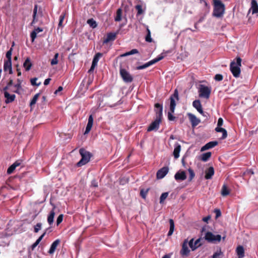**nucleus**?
<instances>
[{"label": "nucleus", "instance_id": "nucleus-1", "mask_svg": "<svg viewBox=\"0 0 258 258\" xmlns=\"http://www.w3.org/2000/svg\"><path fill=\"white\" fill-rule=\"evenodd\" d=\"M156 106L159 108V112L157 113V116L156 117L155 120L153 121L147 128V132H151L152 131H157L159 127L160 123L161 122L162 117V105L159 103H156Z\"/></svg>", "mask_w": 258, "mask_h": 258}, {"label": "nucleus", "instance_id": "nucleus-2", "mask_svg": "<svg viewBox=\"0 0 258 258\" xmlns=\"http://www.w3.org/2000/svg\"><path fill=\"white\" fill-rule=\"evenodd\" d=\"M213 2V16L216 18H221L223 16L225 11V5L220 0Z\"/></svg>", "mask_w": 258, "mask_h": 258}, {"label": "nucleus", "instance_id": "nucleus-3", "mask_svg": "<svg viewBox=\"0 0 258 258\" xmlns=\"http://www.w3.org/2000/svg\"><path fill=\"white\" fill-rule=\"evenodd\" d=\"M236 62L234 61L231 62L230 69L233 76L235 78H238L239 77L241 72L240 67L241 66L242 60L239 56L236 57Z\"/></svg>", "mask_w": 258, "mask_h": 258}, {"label": "nucleus", "instance_id": "nucleus-4", "mask_svg": "<svg viewBox=\"0 0 258 258\" xmlns=\"http://www.w3.org/2000/svg\"><path fill=\"white\" fill-rule=\"evenodd\" d=\"M79 153L82 158L77 163V166L81 167L90 161V158L92 156V154L84 148H81L79 150Z\"/></svg>", "mask_w": 258, "mask_h": 258}, {"label": "nucleus", "instance_id": "nucleus-5", "mask_svg": "<svg viewBox=\"0 0 258 258\" xmlns=\"http://www.w3.org/2000/svg\"><path fill=\"white\" fill-rule=\"evenodd\" d=\"M204 238L209 243H216L221 240V236L219 234L215 235L210 231L206 233Z\"/></svg>", "mask_w": 258, "mask_h": 258}, {"label": "nucleus", "instance_id": "nucleus-6", "mask_svg": "<svg viewBox=\"0 0 258 258\" xmlns=\"http://www.w3.org/2000/svg\"><path fill=\"white\" fill-rule=\"evenodd\" d=\"M199 96L201 98L209 99L211 93L210 87L206 86L204 85H200L199 88Z\"/></svg>", "mask_w": 258, "mask_h": 258}, {"label": "nucleus", "instance_id": "nucleus-7", "mask_svg": "<svg viewBox=\"0 0 258 258\" xmlns=\"http://www.w3.org/2000/svg\"><path fill=\"white\" fill-rule=\"evenodd\" d=\"M165 56H166L165 53H162L160 55L158 56V57H157L156 58L149 61V62L145 63L144 64L137 67V70H143V69H146V68L149 67V66L162 60L165 57Z\"/></svg>", "mask_w": 258, "mask_h": 258}, {"label": "nucleus", "instance_id": "nucleus-8", "mask_svg": "<svg viewBox=\"0 0 258 258\" xmlns=\"http://www.w3.org/2000/svg\"><path fill=\"white\" fill-rule=\"evenodd\" d=\"M120 75L123 81L125 83H131L133 81V77L125 69L120 68Z\"/></svg>", "mask_w": 258, "mask_h": 258}, {"label": "nucleus", "instance_id": "nucleus-9", "mask_svg": "<svg viewBox=\"0 0 258 258\" xmlns=\"http://www.w3.org/2000/svg\"><path fill=\"white\" fill-rule=\"evenodd\" d=\"M102 53L100 52H98L95 55L92 60L91 67L89 70V72H91L94 70L95 68L97 65L99 59L102 56Z\"/></svg>", "mask_w": 258, "mask_h": 258}, {"label": "nucleus", "instance_id": "nucleus-10", "mask_svg": "<svg viewBox=\"0 0 258 258\" xmlns=\"http://www.w3.org/2000/svg\"><path fill=\"white\" fill-rule=\"evenodd\" d=\"M189 251L190 250L188 247L187 240L185 239L182 243V248L180 251V253L182 256H187Z\"/></svg>", "mask_w": 258, "mask_h": 258}, {"label": "nucleus", "instance_id": "nucleus-11", "mask_svg": "<svg viewBox=\"0 0 258 258\" xmlns=\"http://www.w3.org/2000/svg\"><path fill=\"white\" fill-rule=\"evenodd\" d=\"M169 169L167 167H163L159 169L157 173L156 177L157 179L163 178L168 172Z\"/></svg>", "mask_w": 258, "mask_h": 258}, {"label": "nucleus", "instance_id": "nucleus-12", "mask_svg": "<svg viewBox=\"0 0 258 258\" xmlns=\"http://www.w3.org/2000/svg\"><path fill=\"white\" fill-rule=\"evenodd\" d=\"M192 105L201 114L205 116V113L203 110L202 106L200 100H196L192 102Z\"/></svg>", "mask_w": 258, "mask_h": 258}, {"label": "nucleus", "instance_id": "nucleus-13", "mask_svg": "<svg viewBox=\"0 0 258 258\" xmlns=\"http://www.w3.org/2000/svg\"><path fill=\"white\" fill-rule=\"evenodd\" d=\"M117 33H108L107 34L106 37L103 40V43L107 44L110 41H114L116 38Z\"/></svg>", "mask_w": 258, "mask_h": 258}, {"label": "nucleus", "instance_id": "nucleus-14", "mask_svg": "<svg viewBox=\"0 0 258 258\" xmlns=\"http://www.w3.org/2000/svg\"><path fill=\"white\" fill-rule=\"evenodd\" d=\"M188 116L192 127H195L200 122V120L198 119L195 115L191 113H188Z\"/></svg>", "mask_w": 258, "mask_h": 258}, {"label": "nucleus", "instance_id": "nucleus-15", "mask_svg": "<svg viewBox=\"0 0 258 258\" xmlns=\"http://www.w3.org/2000/svg\"><path fill=\"white\" fill-rule=\"evenodd\" d=\"M4 96L6 98L5 103L6 104L13 102L16 98L15 94H10L8 92H4Z\"/></svg>", "mask_w": 258, "mask_h": 258}, {"label": "nucleus", "instance_id": "nucleus-16", "mask_svg": "<svg viewBox=\"0 0 258 258\" xmlns=\"http://www.w3.org/2000/svg\"><path fill=\"white\" fill-rule=\"evenodd\" d=\"M4 70L5 72L8 70L10 74H13L12 60H5L4 64Z\"/></svg>", "mask_w": 258, "mask_h": 258}, {"label": "nucleus", "instance_id": "nucleus-17", "mask_svg": "<svg viewBox=\"0 0 258 258\" xmlns=\"http://www.w3.org/2000/svg\"><path fill=\"white\" fill-rule=\"evenodd\" d=\"M93 124V117L92 115H90L84 134H88L91 131Z\"/></svg>", "mask_w": 258, "mask_h": 258}, {"label": "nucleus", "instance_id": "nucleus-18", "mask_svg": "<svg viewBox=\"0 0 258 258\" xmlns=\"http://www.w3.org/2000/svg\"><path fill=\"white\" fill-rule=\"evenodd\" d=\"M60 240L59 239H56L54 241L50 246V248L48 250V253L49 254H53L55 251L57 246L60 244Z\"/></svg>", "mask_w": 258, "mask_h": 258}, {"label": "nucleus", "instance_id": "nucleus-19", "mask_svg": "<svg viewBox=\"0 0 258 258\" xmlns=\"http://www.w3.org/2000/svg\"><path fill=\"white\" fill-rule=\"evenodd\" d=\"M218 144V142L217 141H212L207 143L205 145H204L202 148L201 151H203L205 150H207L212 148Z\"/></svg>", "mask_w": 258, "mask_h": 258}, {"label": "nucleus", "instance_id": "nucleus-20", "mask_svg": "<svg viewBox=\"0 0 258 258\" xmlns=\"http://www.w3.org/2000/svg\"><path fill=\"white\" fill-rule=\"evenodd\" d=\"M174 178L176 180H184L186 178L185 172L182 171L177 172L174 175Z\"/></svg>", "mask_w": 258, "mask_h": 258}, {"label": "nucleus", "instance_id": "nucleus-21", "mask_svg": "<svg viewBox=\"0 0 258 258\" xmlns=\"http://www.w3.org/2000/svg\"><path fill=\"white\" fill-rule=\"evenodd\" d=\"M205 178L206 179H211L214 174V169L213 167H210L205 171Z\"/></svg>", "mask_w": 258, "mask_h": 258}, {"label": "nucleus", "instance_id": "nucleus-22", "mask_svg": "<svg viewBox=\"0 0 258 258\" xmlns=\"http://www.w3.org/2000/svg\"><path fill=\"white\" fill-rule=\"evenodd\" d=\"M21 164V162L19 160H17L12 165H11L7 170V173L8 174H12L16 168Z\"/></svg>", "mask_w": 258, "mask_h": 258}, {"label": "nucleus", "instance_id": "nucleus-23", "mask_svg": "<svg viewBox=\"0 0 258 258\" xmlns=\"http://www.w3.org/2000/svg\"><path fill=\"white\" fill-rule=\"evenodd\" d=\"M181 150V146L179 144H176L173 151V156L175 159H177L179 157V153Z\"/></svg>", "mask_w": 258, "mask_h": 258}, {"label": "nucleus", "instance_id": "nucleus-24", "mask_svg": "<svg viewBox=\"0 0 258 258\" xmlns=\"http://www.w3.org/2000/svg\"><path fill=\"white\" fill-rule=\"evenodd\" d=\"M251 9L252 14H256L258 13V4L256 0H251Z\"/></svg>", "mask_w": 258, "mask_h": 258}, {"label": "nucleus", "instance_id": "nucleus-25", "mask_svg": "<svg viewBox=\"0 0 258 258\" xmlns=\"http://www.w3.org/2000/svg\"><path fill=\"white\" fill-rule=\"evenodd\" d=\"M48 229V228H47L45 229L44 233L36 240V241L32 245V249H34L40 243V242L41 241L42 238L44 237V236L46 234L47 231Z\"/></svg>", "mask_w": 258, "mask_h": 258}, {"label": "nucleus", "instance_id": "nucleus-26", "mask_svg": "<svg viewBox=\"0 0 258 258\" xmlns=\"http://www.w3.org/2000/svg\"><path fill=\"white\" fill-rule=\"evenodd\" d=\"M215 131L218 133H222V136L221 138V139L223 140L227 138V132L225 128H222L221 127H216L215 128Z\"/></svg>", "mask_w": 258, "mask_h": 258}, {"label": "nucleus", "instance_id": "nucleus-27", "mask_svg": "<svg viewBox=\"0 0 258 258\" xmlns=\"http://www.w3.org/2000/svg\"><path fill=\"white\" fill-rule=\"evenodd\" d=\"M23 67L25 68L26 71H28L30 70L32 67V63L30 58L27 57L23 63Z\"/></svg>", "mask_w": 258, "mask_h": 258}, {"label": "nucleus", "instance_id": "nucleus-28", "mask_svg": "<svg viewBox=\"0 0 258 258\" xmlns=\"http://www.w3.org/2000/svg\"><path fill=\"white\" fill-rule=\"evenodd\" d=\"M54 216L55 212L54 209H53L50 211L47 217V222L50 225H51L53 223Z\"/></svg>", "mask_w": 258, "mask_h": 258}, {"label": "nucleus", "instance_id": "nucleus-29", "mask_svg": "<svg viewBox=\"0 0 258 258\" xmlns=\"http://www.w3.org/2000/svg\"><path fill=\"white\" fill-rule=\"evenodd\" d=\"M236 252L239 258H242L244 256V250L242 246L239 245L236 248Z\"/></svg>", "mask_w": 258, "mask_h": 258}, {"label": "nucleus", "instance_id": "nucleus-30", "mask_svg": "<svg viewBox=\"0 0 258 258\" xmlns=\"http://www.w3.org/2000/svg\"><path fill=\"white\" fill-rule=\"evenodd\" d=\"M230 190L226 184H224L221 189V195L223 197H226L229 195Z\"/></svg>", "mask_w": 258, "mask_h": 258}, {"label": "nucleus", "instance_id": "nucleus-31", "mask_svg": "<svg viewBox=\"0 0 258 258\" xmlns=\"http://www.w3.org/2000/svg\"><path fill=\"white\" fill-rule=\"evenodd\" d=\"M139 53V51L138 50V49H133L132 50H131V51H128V52H126L123 54H120L119 56V57H125V56H128L130 55H132V54H136V53Z\"/></svg>", "mask_w": 258, "mask_h": 258}, {"label": "nucleus", "instance_id": "nucleus-32", "mask_svg": "<svg viewBox=\"0 0 258 258\" xmlns=\"http://www.w3.org/2000/svg\"><path fill=\"white\" fill-rule=\"evenodd\" d=\"M169 224H170V229L168 233V236H171L174 231V223L173 219H169Z\"/></svg>", "mask_w": 258, "mask_h": 258}, {"label": "nucleus", "instance_id": "nucleus-33", "mask_svg": "<svg viewBox=\"0 0 258 258\" xmlns=\"http://www.w3.org/2000/svg\"><path fill=\"white\" fill-rule=\"evenodd\" d=\"M211 152H208L203 154L201 157V160L204 162L207 161L211 156Z\"/></svg>", "mask_w": 258, "mask_h": 258}, {"label": "nucleus", "instance_id": "nucleus-34", "mask_svg": "<svg viewBox=\"0 0 258 258\" xmlns=\"http://www.w3.org/2000/svg\"><path fill=\"white\" fill-rule=\"evenodd\" d=\"M170 111L172 112H174L176 106L175 99L173 98V97H170Z\"/></svg>", "mask_w": 258, "mask_h": 258}, {"label": "nucleus", "instance_id": "nucleus-35", "mask_svg": "<svg viewBox=\"0 0 258 258\" xmlns=\"http://www.w3.org/2000/svg\"><path fill=\"white\" fill-rule=\"evenodd\" d=\"M39 95H40L39 93H37L34 96V97H33V98L32 99V100L30 101V106L31 108H32L36 104V103L39 97Z\"/></svg>", "mask_w": 258, "mask_h": 258}, {"label": "nucleus", "instance_id": "nucleus-36", "mask_svg": "<svg viewBox=\"0 0 258 258\" xmlns=\"http://www.w3.org/2000/svg\"><path fill=\"white\" fill-rule=\"evenodd\" d=\"M87 23L92 28H95L97 26L96 22L93 18L88 19Z\"/></svg>", "mask_w": 258, "mask_h": 258}, {"label": "nucleus", "instance_id": "nucleus-37", "mask_svg": "<svg viewBox=\"0 0 258 258\" xmlns=\"http://www.w3.org/2000/svg\"><path fill=\"white\" fill-rule=\"evenodd\" d=\"M14 88H15V91H12V92L21 94L20 90H22V85L17 83L14 86Z\"/></svg>", "mask_w": 258, "mask_h": 258}, {"label": "nucleus", "instance_id": "nucleus-38", "mask_svg": "<svg viewBox=\"0 0 258 258\" xmlns=\"http://www.w3.org/2000/svg\"><path fill=\"white\" fill-rule=\"evenodd\" d=\"M37 13V5H36L34 6V8L33 9V20L31 22V25H33V24L35 23L37 20L36 19V14Z\"/></svg>", "mask_w": 258, "mask_h": 258}, {"label": "nucleus", "instance_id": "nucleus-39", "mask_svg": "<svg viewBox=\"0 0 258 258\" xmlns=\"http://www.w3.org/2000/svg\"><path fill=\"white\" fill-rule=\"evenodd\" d=\"M14 45V42L13 43V45L11 48L7 52L6 56L7 58V60H12V54L13 51V47Z\"/></svg>", "mask_w": 258, "mask_h": 258}, {"label": "nucleus", "instance_id": "nucleus-40", "mask_svg": "<svg viewBox=\"0 0 258 258\" xmlns=\"http://www.w3.org/2000/svg\"><path fill=\"white\" fill-rule=\"evenodd\" d=\"M149 189H150V188H148L147 189L142 188L140 190V194L143 199H146L147 195Z\"/></svg>", "mask_w": 258, "mask_h": 258}, {"label": "nucleus", "instance_id": "nucleus-41", "mask_svg": "<svg viewBox=\"0 0 258 258\" xmlns=\"http://www.w3.org/2000/svg\"><path fill=\"white\" fill-rule=\"evenodd\" d=\"M121 14L122 10L120 9H118L116 12V16L115 18V21L119 22L121 20Z\"/></svg>", "mask_w": 258, "mask_h": 258}, {"label": "nucleus", "instance_id": "nucleus-42", "mask_svg": "<svg viewBox=\"0 0 258 258\" xmlns=\"http://www.w3.org/2000/svg\"><path fill=\"white\" fill-rule=\"evenodd\" d=\"M168 196V192H165L162 194V195H161V196L160 197V204L163 203L164 200L167 198Z\"/></svg>", "mask_w": 258, "mask_h": 258}, {"label": "nucleus", "instance_id": "nucleus-43", "mask_svg": "<svg viewBox=\"0 0 258 258\" xmlns=\"http://www.w3.org/2000/svg\"><path fill=\"white\" fill-rule=\"evenodd\" d=\"M58 55H59V54L58 53H56L55 54L54 57L51 60V64L52 66H53V65H55V64H56L58 63L57 58H58Z\"/></svg>", "mask_w": 258, "mask_h": 258}, {"label": "nucleus", "instance_id": "nucleus-44", "mask_svg": "<svg viewBox=\"0 0 258 258\" xmlns=\"http://www.w3.org/2000/svg\"><path fill=\"white\" fill-rule=\"evenodd\" d=\"M147 34L146 36L145 40L147 42H152V39L151 37V32L148 28H147Z\"/></svg>", "mask_w": 258, "mask_h": 258}, {"label": "nucleus", "instance_id": "nucleus-45", "mask_svg": "<svg viewBox=\"0 0 258 258\" xmlns=\"http://www.w3.org/2000/svg\"><path fill=\"white\" fill-rule=\"evenodd\" d=\"M136 9L137 10V15H140L144 13V11L142 9V7L140 5H138L135 7Z\"/></svg>", "mask_w": 258, "mask_h": 258}, {"label": "nucleus", "instance_id": "nucleus-46", "mask_svg": "<svg viewBox=\"0 0 258 258\" xmlns=\"http://www.w3.org/2000/svg\"><path fill=\"white\" fill-rule=\"evenodd\" d=\"M223 253L221 251V248H219L212 255V258H217L218 256L222 255Z\"/></svg>", "mask_w": 258, "mask_h": 258}, {"label": "nucleus", "instance_id": "nucleus-47", "mask_svg": "<svg viewBox=\"0 0 258 258\" xmlns=\"http://www.w3.org/2000/svg\"><path fill=\"white\" fill-rule=\"evenodd\" d=\"M64 17H65V14L64 13H62L60 15V16H59V23H58V27H60L62 26V23H63V20L64 19Z\"/></svg>", "mask_w": 258, "mask_h": 258}, {"label": "nucleus", "instance_id": "nucleus-48", "mask_svg": "<svg viewBox=\"0 0 258 258\" xmlns=\"http://www.w3.org/2000/svg\"><path fill=\"white\" fill-rule=\"evenodd\" d=\"M201 238H200L197 239L195 241H194V242L195 250L202 245V243H201Z\"/></svg>", "mask_w": 258, "mask_h": 258}, {"label": "nucleus", "instance_id": "nucleus-49", "mask_svg": "<svg viewBox=\"0 0 258 258\" xmlns=\"http://www.w3.org/2000/svg\"><path fill=\"white\" fill-rule=\"evenodd\" d=\"M42 224L41 223H38L35 225L34 227V232L35 233H38L41 228Z\"/></svg>", "mask_w": 258, "mask_h": 258}, {"label": "nucleus", "instance_id": "nucleus-50", "mask_svg": "<svg viewBox=\"0 0 258 258\" xmlns=\"http://www.w3.org/2000/svg\"><path fill=\"white\" fill-rule=\"evenodd\" d=\"M188 171L189 174V177L188 180H189V181H191L194 178L195 174L194 170L192 169H191V168H189L188 169Z\"/></svg>", "mask_w": 258, "mask_h": 258}, {"label": "nucleus", "instance_id": "nucleus-51", "mask_svg": "<svg viewBox=\"0 0 258 258\" xmlns=\"http://www.w3.org/2000/svg\"><path fill=\"white\" fill-rule=\"evenodd\" d=\"M37 80V78H33L31 79L30 82H31V85L33 86H39L40 85L41 83H36Z\"/></svg>", "mask_w": 258, "mask_h": 258}, {"label": "nucleus", "instance_id": "nucleus-52", "mask_svg": "<svg viewBox=\"0 0 258 258\" xmlns=\"http://www.w3.org/2000/svg\"><path fill=\"white\" fill-rule=\"evenodd\" d=\"M194 239L192 238L189 241L187 242V244L190 247V248L192 250H195L194 248Z\"/></svg>", "mask_w": 258, "mask_h": 258}, {"label": "nucleus", "instance_id": "nucleus-53", "mask_svg": "<svg viewBox=\"0 0 258 258\" xmlns=\"http://www.w3.org/2000/svg\"><path fill=\"white\" fill-rule=\"evenodd\" d=\"M170 97H173V98L176 99L177 100H179L178 92L177 89L174 90V93Z\"/></svg>", "mask_w": 258, "mask_h": 258}, {"label": "nucleus", "instance_id": "nucleus-54", "mask_svg": "<svg viewBox=\"0 0 258 258\" xmlns=\"http://www.w3.org/2000/svg\"><path fill=\"white\" fill-rule=\"evenodd\" d=\"M214 79L217 81H221L223 79V76L221 74H216L214 77Z\"/></svg>", "mask_w": 258, "mask_h": 258}, {"label": "nucleus", "instance_id": "nucleus-55", "mask_svg": "<svg viewBox=\"0 0 258 258\" xmlns=\"http://www.w3.org/2000/svg\"><path fill=\"white\" fill-rule=\"evenodd\" d=\"M63 215L60 214L57 217V220H56V225L57 226L62 222V220H63Z\"/></svg>", "mask_w": 258, "mask_h": 258}, {"label": "nucleus", "instance_id": "nucleus-56", "mask_svg": "<svg viewBox=\"0 0 258 258\" xmlns=\"http://www.w3.org/2000/svg\"><path fill=\"white\" fill-rule=\"evenodd\" d=\"M30 36H31V41L32 42H33L34 41V40L35 39V38H36L37 37V33H36L35 31H34V30L30 34Z\"/></svg>", "mask_w": 258, "mask_h": 258}, {"label": "nucleus", "instance_id": "nucleus-57", "mask_svg": "<svg viewBox=\"0 0 258 258\" xmlns=\"http://www.w3.org/2000/svg\"><path fill=\"white\" fill-rule=\"evenodd\" d=\"M173 113V112H172L170 111L168 112V119L170 121H173L175 118V117L172 115Z\"/></svg>", "mask_w": 258, "mask_h": 258}, {"label": "nucleus", "instance_id": "nucleus-58", "mask_svg": "<svg viewBox=\"0 0 258 258\" xmlns=\"http://www.w3.org/2000/svg\"><path fill=\"white\" fill-rule=\"evenodd\" d=\"M214 213L216 214V218H218L221 215V212L220 209H216L214 210Z\"/></svg>", "mask_w": 258, "mask_h": 258}, {"label": "nucleus", "instance_id": "nucleus-59", "mask_svg": "<svg viewBox=\"0 0 258 258\" xmlns=\"http://www.w3.org/2000/svg\"><path fill=\"white\" fill-rule=\"evenodd\" d=\"M223 124V120L221 117H220L218 120L217 126L221 127Z\"/></svg>", "mask_w": 258, "mask_h": 258}, {"label": "nucleus", "instance_id": "nucleus-60", "mask_svg": "<svg viewBox=\"0 0 258 258\" xmlns=\"http://www.w3.org/2000/svg\"><path fill=\"white\" fill-rule=\"evenodd\" d=\"M34 31H35L36 33L37 34L39 32H42L43 31V29L40 27H37V28L35 29Z\"/></svg>", "mask_w": 258, "mask_h": 258}, {"label": "nucleus", "instance_id": "nucleus-61", "mask_svg": "<svg viewBox=\"0 0 258 258\" xmlns=\"http://www.w3.org/2000/svg\"><path fill=\"white\" fill-rule=\"evenodd\" d=\"M16 68H17V71L18 72V76H20L21 75V72L20 69L19 67L18 64H17L16 66Z\"/></svg>", "mask_w": 258, "mask_h": 258}, {"label": "nucleus", "instance_id": "nucleus-62", "mask_svg": "<svg viewBox=\"0 0 258 258\" xmlns=\"http://www.w3.org/2000/svg\"><path fill=\"white\" fill-rule=\"evenodd\" d=\"M51 80V79L50 78H48V79H46L45 80L44 82V85H47L49 84L50 81Z\"/></svg>", "mask_w": 258, "mask_h": 258}, {"label": "nucleus", "instance_id": "nucleus-63", "mask_svg": "<svg viewBox=\"0 0 258 258\" xmlns=\"http://www.w3.org/2000/svg\"><path fill=\"white\" fill-rule=\"evenodd\" d=\"M245 174L253 175L254 172L252 169H248L246 171Z\"/></svg>", "mask_w": 258, "mask_h": 258}, {"label": "nucleus", "instance_id": "nucleus-64", "mask_svg": "<svg viewBox=\"0 0 258 258\" xmlns=\"http://www.w3.org/2000/svg\"><path fill=\"white\" fill-rule=\"evenodd\" d=\"M7 85L10 87H11L13 85V80L12 79H10L8 83H7Z\"/></svg>", "mask_w": 258, "mask_h": 258}]
</instances>
